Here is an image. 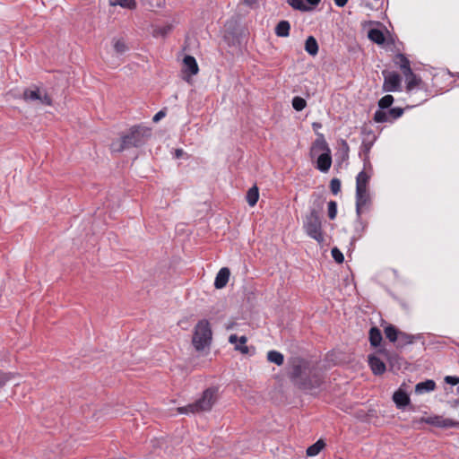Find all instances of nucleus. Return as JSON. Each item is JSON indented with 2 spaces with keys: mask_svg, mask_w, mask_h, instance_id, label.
<instances>
[{
  "mask_svg": "<svg viewBox=\"0 0 459 459\" xmlns=\"http://www.w3.org/2000/svg\"><path fill=\"white\" fill-rule=\"evenodd\" d=\"M288 375L295 385L309 393L317 391L324 381L321 372L300 358H293L290 360Z\"/></svg>",
  "mask_w": 459,
  "mask_h": 459,
  "instance_id": "obj_1",
  "label": "nucleus"
},
{
  "mask_svg": "<svg viewBox=\"0 0 459 459\" xmlns=\"http://www.w3.org/2000/svg\"><path fill=\"white\" fill-rule=\"evenodd\" d=\"M394 64L395 65L399 66L402 73L404 74H411V65L409 59L403 54H397L394 57Z\"/></svg>",
  "mask_w": 459,
  "mask_h": 459,
  "instance_id": "obj_17",
  "label": "nucleus"
},
{
  "mask_svg": "<svg viewBox=\"0 0 459 459\" xmlns=\"http://www.w3.org/2000/svg\"><path fill=\"white\" fill-rule=\"evenodd\" d=\"M371 198L368 190H356V213L359 219L364 210L368 209Z\"/></svg>",
  "mask_w": 459,
  "mask_h": 459,
  "instance_id": "obj_8",
  "label": "nucleus"
},
{
  "mask_svg": "<svg viewBox=\"0 0 459 459\" xmlns=\"http://www.w3.org/2000/svg\"><path fill=\"white\" fill-rule=\"evenodd\" d=\"M394 102V97L392 95H385L382 97L378 101V106L381 109L388 108Z\"/></svg>",
  "mask_w": 459,
  "mask_h": 459,
  "instance_id": "obj_35",
  "label": "nucleus"
},
{
  "mask_svg": "<svg viewBox=\"0 0 459 459\" xmlns=\"http://www.w3.org/2000/svg\"><path fill=\"white\" fill-rule=\"evenodd\" d=\"M368 39L376 44L381 45L385 42V35L378 29H371L368 33Z\"/></svg>",
  "mask_w": 459,
  "mask_h": 459,
  "instance_id": "obj_24",
  "label": "nucleus"
},
{
  "mask_svg": "<svg viewBox=\"0 0 459 459\" xmlns=\"http://www.w3.org/2000/svg\"><path fill=\"white\" fill-rule=\"evenodd\" d=\"M332 165L331 152L321 153L316 160V169L321 172H327Z\"/></svg>",
  "mask_w": 459,
  "mask_h": 459,
  "instance_id": "obj_11",
  "label": "nucleus"
},
{
  "mask_svg": "<svg viewBox=\"0 0 459 459\" xmlns=\"http://www.w3.org/2000/svg\"><path fill=\"white\" fill-rule=\"evenodd\" d=\"M151 136V130L143 126H134L130 128L129 133L123 135L120 140L110 144L113 152H121L131 147H140Z\"/></svg>",
  "mask_w": 459,
  "mask_h": 459,
  "instance_id": "obj_2",
  "label": "nucleus"
},
{
  "mask_svg": "<svg viewBox=\"0 0 459 459\" xmlns=\"http://www.w3.org/2000/svg\"><path fill=\"white\" fill-rule=\"evenodd\" d=\"M420 421L440 428L441 416L436 415L432 417L422 418Z\"/></svg>",
  "mask_w": 459,
  "mask_h": 459,
  "instance_id": "obj_36",
  "label": "nucleus"
},
{
  "mask_svg": "<svg viewBox=\"0 0 459 459\" xmlns=\"http://www.w3.org/2000/svg\"><path fill=\"white\" fill-rule=\"evenodd\" d=\"M385 337L391 342H394V343H396L397 342V339H398V334H399V332L400 330H398L395 326H394L393 325H387L385 330Z\"/></svg>",
  "mask_w": 459,
  "mask_h": 459,
  "instance_id": "obj_26",
  "label": "nucleus"
},
{
  "mask_svg": "<svg viewBox=\"0 0 459 459\" xmlns=\"http://www.w3.org/2000/svg\"><path fill=\"white\" fill-rule=\"evenodd\" d=\"M212 329L207 320L204 319L197 323L193 336V345L196 351H203L212 342Z\"/></svg>",
  "mask_w": 459,
  "mask_h": 459,
  "instance_id": "obj_5",
  "label": "nucleus"
},
{
  "mask_svg": "<svg viewBox=\"0 0 459 459\" xmlns=\"http://www.w3.org/2000/svg\"><path fill=\"white\" fill-rule=\"evenodd\" d=\"M287 3L295 10L302 12L311 11V6L305 4V0H287Z\"/></svg>",
  "mask_w": 459,
  "mask_h": 459,
  "instance_id": "obj_29",
  "label": "nucleus"
},
{
  "mask_svg": "<svg viewBox=\"0 0 459 459\" xmlns=\"http://www.w3.org/2000/svg\"><path fill=\"white\" fill-rule=\"evenodd\" d=\"M330 189L333 195L341 191V181L338 178H333L330 182Z\"/></svg>",
  "mask_w": 459,
  "mask_h": 459,
  "instance_id": "obj_39",
  "label": "nucleus"
},
{
  "mask_svg": "<svg viewBox=\"0 0 459 459\" xmlns=\"http://www.w3.org/2000/svg\"><path fill=\"white\" fill-rule=\"evenodd\" d=\"M455 404H459V400L455 401Z\"/></svg>",
  "mask_w": 459,
  "mask_h": 459,
  "instance_id": "obj_51",
  "label": "nucleus"
},
{
  "mask_svg": "<svg viewBox=\"0 0 459 459\" xmlns=\"http://www.w3.org/2000/svg\"><path fill=\"white\" fill-rule=\"evenodd\" d=\"M247 338L243 335L239 338L236 334H231L229 337V342L235 345V350L242 354H247L249 348L247 346Z\"/></svg>",
  "mask_w": 459,
  "mask_h": 459,
  "instance_id": "obj_10",
  "label": "nucleus"
},
{
  "mask_svg": "<svg viewBox=\"0 0 459 459\" xmlns=\"http://www.w3.org/2000/svg\"><path fill=\"white\" fill-rule=\"evenodd\" d=\"M109 4L112 6H121L133 10L136 7V2L134 0H108Z\"/></svg>",
  "mask_w": 459,
  "mask_h": 459,
  "instance_id": "obj_28",
  "label": "nucleus"
},
{
  "mask_svg": "<svg viewBox=\"0 0 459 459\" xmlns=\"http://www.w3.org/2000/svg\"><path fill=\"white\" fill-rule=\"evenodd\" d=\"M215 400L216 390L213 388H208L204 392L200 399L186 406L178 407V411L181 414L207 411L212 409Z\"/></svg>",
  "mask_w": 459,
  "mask_h": 459,
  "instance_id": "obj_4",
  "label": "nucleus"
},
{
  "mask_svg": "<svg viewBox=\"0 0 459 459\" xmlns=\"http://www.w3.org/2000/svg\"><path fill=\"white\" fill-rule=\"evenodd\" d=\"M333 1H334V4L339 7L344 6L348 2V0H333Z\"/></svg>",
  "mask_w": 459,
  "mask_h": 459,
  "instance_id": "obj_46",
  "label": "nucleus"
},
{
  "mask_svg": "<svg viewBox=\"0 0 459 459\" xmlns=\"http://www.w3.org/2000/svg\"><path fill=\"white\" fill-rule=\"evenodd\" d=\"M321 206L318 205L316 208H311L309 212L306 214L303 220V230L306 234L315 239L319 244L325 241L322 221L320 217Z\"/></svg>",
  "mask_w": 459,
  "mask_h": 459,
  "instance_id": "obj_3",
  "label": "nucleus"
},
{
  "mask_svg": "<svg viewBox=\"0 0 459 459\" xmlns=\"http://www.w3.org/2000/svg\"><path fill=\"white\" fill-rule=\"evenodd\" d=\"M445 382L446 384H449V385H456L459 384V377H456V376H446L445 377Z\"/></svg>",
  "mask_w": 459,
  "mask_h": 459,
  "instance_id": "obj_42",
  "label": "nucleus"
},
{
  "mask_svg": "<svg viewBox=\"0 0 459 459\" xmlns=\"http://www.w3.org/2000/svg\"><path fill=\"white\" fill-rule=\"evenodd\" d=\"M331 253L335 262H337L338 264H342L343 262V254L337 247H333Z\"/></svg>",
  "mask_w": 459,
  "mask_h": 459,
  "instance_id": "obj_40",
  "label": "nucleus"
},
{
  "mask_svg": "<svg viewBox=\"0 0 459 459\" xmlns=\"http://www.w3.org/2000/svg\"><path fill=\"white\" fill-rule=\"evenodd\" d=\"M436 388V383L434 380L428 379L423 382H420L415 386V392L417 394H424L434 391Z\"/></svg>",
  "mask_w": 459,
  "mask_h": 459,
  "instance_id": "obj_20",
  "label": "nucleus"
},
{
  "mask_svg": "<svg viewBox=\"0 0 459 459\" xmlns=\"http://www.w3.org/2000/svg\"><path fill=\"white\" fill-rule=\"evenodd\" d=\"M113 48L115 52L118 55H123L128 50V47L123 39H115Z\"/></svg>",
  "mask_w": 459,
  "mask_h": 459,
  "instance_id": "obj_32",
  "label": "nucleus"
},
{
  "mask_svg": "<svg viewBox=\"0 0 459 459\" xmlns=\"http://www.w3.org/2000/svg\"><path fill=\"white\" fill-rule=\"evenodd\" d=\"M393 401L396 404L397 408L401 409L410 403V397L404 391L399 389L394 392Z\"/></svg>",
  "mask_w": 459,
  "mask_h": 459,
  "instance_id": "obj_16",
  "label": "nucleus"
},
{
  "mask_svg": "<svg viewBox=\"0 0 459 459\" xmlns=\"http://www.w3.org/2000/svg\"><path fill=\"white\" fill-rule=\"evenodd\" d=\"M305 50L311 56H316L318 53V44L313 36H309L306 39Z\"/></svg>",
  "mask_w": 459,
  "mask_h": 459,
  "instance_id": "obj_22",
  "label": "nucleus"
},
{
  "mask_svg": "<svg viewBox=\"0 0 459 459\" xmlns=\"http://www.w3.org/2000/svg\"><path fill=\"white\" fill-rule=\"evenodd\" d=\"M307 106L306 100L299 96H296L292 99V107L297 111L303 110Z\"/></svg>",
  "mask_w": 459,
  "mask_h": 459,
  "instance_id": "obj_33",
  "label": "nucleus"
},
{
  "mask_svg": "<svg viewBox=\"0 0 459 459\" xmlns=\"http://www.w3.org/2000/svg\"><path fill=\"white\" fill-rule=\"evenodd\" d=\"M342 150L345 152H349V145L347 143L346 141L344 140H342Z\"/></svg>",
  "mask_w": 459,
  "mask_h": 459,
  "instance_id": "obj_47",
  "label": "nucleus"
},
{
  "mask_svg": "<svg viewBox=\"0 0 459 459\" xmlns=\"http://www.w3.org/2000/svg\"><path fill=\"white\" fill-rule=\"evenodd\" d=\"M440 422H441L440 428H444V429L459 427V421L452 420V419H448V418H444L443 416H441Z\"/></svg>",
  "mask_w": 459,
  "mask_h": 459,
  "instance_id": "obj_34",
  "label": "nucleus"
},
{
  "mask_svg": "<svg viewBox=\"0 0 459 459\" xmlns=\"http://www.w3.org/2000/svg\"><path fill=\"white\" fill-rule=\"evenodd\" d=\"M382 340H383V337H382L381 331L376 326L371 327L369 330V342H370L371 346H373V347L379 346Z\"/></svg>",
  "mask_w": 459,
  "mask_h": 459,
  "instance_id": "obj_21",
  "label": "nucleus"
},
{
  "mask_svg": "<svg viewBox=\"0 0 459 459\" xmlns=\"http://www.w3.org/2000/svg\"><path fill=\"white\" fill-rule=\"evenodd\" d=\"M456 393H457V394H459V385L456 388Z\"/></svg>",
  "mask_w": 459,
  "mask_h": 459,
  "instance_id": "obj_50",
  "label": "nucleus"
},
{
  "mask_svg": "<svg viewBox=\"0 0 459 459\" xmlns=\"http://www.w3.org/2000/svg\"><path fill=\"white\" fill-rule=\"evenodd\" d=\"M243 3L248 6H252L254 4H255L256 0H242Z\"/></svg>",
  "mask_w": 459,
  "mask_h": 459,
  "instance_id": "obj_48",
  "label": "nucleus"
},
{
  "mask_svg": "<svg viewBox=\"0 0 459 459\" xmlns=\"http://www.w3.org/2000/svg\"><path fill=\"white\" fill-rule=\"evenodd\" d=\"M290 24L288 21H281L275 27V34L278 37H288L290 34Z\"/></svg>",
  "mask_w": 459,
  "mask_h": 459,
  "instance_id": "obj_25",
  "label": "nucleus"
},
{
  "mask_svg": "<svg viewBox=\"0 0 459 459\" xmlns=\"http://www.w3.org/2000/svg\"><path fill=\"white\" fill-rule=\"evenodd\" d=\"M325 442L321 439L316 441L315 444L307 447V456H315L320 453V451L324 448Z\"/></svg>",
  "mask_w": 459,
  "mask_h": 459,
  "instance_id": "obj_30",
  "label": "nucleus"
},
{
  "mask_svg": "<svg viewBox=\"0 0 459 459\" xmlns=\"http://www.w3.org/2000/svg\"><path fill=\"white\" fill-rule=\"evenodd\" d=\"M183 73L188 76L197 74L199 68L195 58L192 56H186L183 59Z\"/></svg>",
  "mask_w": 459,
  "mask_h": 459,
  "instance_id": "obj_9",
  "label": "nucleus"
},
{
  "mask_svg": "<svg viewBox=\"0 0 459 459\" xmlns=\"http://www.w3.org/2000/svg\"><path fill=\"white\" fill-rule=\"evenodd\" d=\"M230 272L228 267H222L217 273L214 281V287L218 290L224 288L230 279Z\"/></svg>",
  "mask_w": 459,
  "mask_h": 459,
  "instance_id": "obj_12",
  "label": "nucleus"
},
{
  "mask_svg": "<svg viewBox=\"0 0 459 459\" xmlns=\"http://www.w3.org/2000/svg\"><path fill=\"white\" fill-rule=\"evenodd\" d=\"M406 79V91L411 94L414 89L421 83V79L418 77L412 70H411V74H403Z\"/></svg>",
  "mask_w": 459,
  "mask_h": 459,
  "instance_id": "obj_14",
  "label": "nucleus"
},
{
  "mask_svg": "<svg viewBox=\"0 0 459 459\" xmlns=\"http://www.w3.org/2000/svg\"><path fill=\"white\" fill-rule=\"evenodd\" d=\"M388 113V117H391L393 119H397L403 114V109L402 108H390Z\"/></svg>",
  "mask_w": 459,
  "mask_h": 459,
  "instance_id": "obj_41",
  "label": "nucleus"
},
{
  "mask_svg": "<svg viewBox=\"0 0 459 459\" xmlns=\"http://www.w3.org/2000/svg\"><path fill=\"white\" fill-rule=\"evenodd\" d=\"M368 364L375 375H381L385 371V364L376 356L368 357Z\"/></svg>",
  "mask_w": 459,
  "mask_h": 459,
  "instance_id": "obj_15",
  "label": "nucleus"
},
{
  "mask_svg": "<svg viewBox=\"0 0 459 459\" xmlns=\"http://www.w3.org/2000/svg\"><path fill=\"white\" fill-rule=\"evenodd\" d=\"M319 152H331L328 143H326L323 134H320L313 143L311 147V153L316 154Z\"/></svg>",
  "mask_w": 459,
  "mask_h": 459,
  "instance_id": "obj_13",
  "label": "nucleus"
},
{
  "mask_svg": "<svg viewBox=\"0 0 459 459\" xmlns=\"http://www.w3.org/2000/svg\"><path fill=\"white\" fill-rule=\"evenodd\" d=\"M267 359L271 363H274L277 366H281L284 362L283 355L277 351H270L267 352Z\"/></svg>",
  "mask_w": 459,
  "mask_h": 459,
  "instance_id": "obj_27",
  "label": "nucleus"
},
{
  "mask_svg": "<svg viewBox=\"0 0 459 459\" xmlns=\"http://www.w3.org/2000/svg\"><path fill=\"white\" fill-rule=\"evenodd\" d=\"M259 198V193L256 186L251 187L247 194V202L250 206H254Z\"/></svg>",
  "mask_w": 459,
  "mask_h": 459,
  "instance_id": "obj_31",
  "label": "nucleus"
},
{
  "mask_svg": "<svg viewBox=\"0 0 459 459\" xmlns=\"http://www.w3.org/2000/svg\"><path fill=\"white\" fill-rule=\"evenodd\" d=\"M374 121L377 123H385L388 121V113L383 110H377L374 114Z\"/></svg>",
  "mask_w": 459,
  "mask_h": 459,
  "instance_id": "obj_37",
  "label": "nucleus"
},
{
  "mask_svg": "<svg viewBox=\"0 0 459 459\" xmlns=\"http://www.w3.org/2000/svg\"><path fill=\"white\" fill-rule=\"evenodd\" d=\"M182 153H183V151H182V150H180V149H178V150L176 151V156H177V158H179V157L182 155Z\"/></svg>",
  "mask_w": 459,
  "mask_h": 459,
  "instance_id": "obj_49",
  "label": "nucleus"
},
{
  "mask_svg": "<svg viewBox=\"0 0 459 459\" xmlns=\"http://www.w3.org/2000/svg\"><path fill=\"white\" fill-rule=\"evenodd\" d=\"M23 99L25 101H39V103L47 106L52 105V100L44 91L38 88L26 89L23 91Z\"/></svg>",
  "mask_w": 459,
  "mask_h": 459,
  "instance_id": "obj_7",
  "label": "nucleus"
},
{
  "mask_svg": "<svg viewBox=\"0 0 459 459\" xmlns=\"http://www.w3.org/2000/svg\"><path fill=\"white\" fill-rule=\"evenodd\" d=\"M370 175L365 170L360 171L356 177V190H368Z\"/></svg>",
  "mask_w": 459,
  "mask_h": 459,
  "instance_id": "obj_19",
  "label": "nucleus"
},
{
  "mask_svg": "<svg viewBox=\"0 0 459 459\" xmlns=\"http://www.w3.org/2000/svg\"><path fill=\"white\" fill-rule=\"evenodd\" d=\"M9 379V374H0V388H2Z\"/></svg>",
  "mask_w": 459,
  "mask_h": 459,
  "instance_id": "obj_43",
  "label": "nucleus"
},
{
  "mask_svg": "<svg viewBox=\"0 0 459 459\" xmlns=\"http://www.w3.org/2000/svg\"><path fill=\"white\" fill-rule=\"evenodd\" d=\"M415 338L416 337L412 334L400 331L399 334H398L397 342L395 343L396 348L402 349V348L405 347L406 345L413 343L415 341Z\"/></svg>",
  "mask_w": 459,
  "mask_h": 459,
  "instance_id": "obj_18",
  "label": "nucleus"
},
{
  "mask_svg": "<svg viewBox=\"0 0 459 459\" xmlns=\"http://www.w3.org/2000/svg\"><path fill=\"white\" fill-rule=\"evenodd\" d=\"M321 0H305V4H307L308 6H311V10L314 9L315 6H316Z\"/></svg>",
  "mask_w": 459,
  "mask_h": 459,
  "instance_id": "obj_45",
  "label": "nucleus"
},
{
  "mask_svg": "<svg viewBox=\"0 0 459 459\" xmlns=\"http://www.w3.org/2000/svg\"><path fill=\"white\" fill-rule=\"evenodd\" d=\"M166 115L165 111L160 110L158 113H156L152 118L153 122L160 121L162 117H164Z\"/></svg>",
  "mask_w": 459,
  "mask_h": 459,
  "instance_id": "obj_44",
  "label": "nucleus"
},
{
  "mask_svg": "<svg viewBox=\"0 0 459 459\" xmlns=\"http://www.w3.org/2000/svg\"><path fill=\"white\" fill-rule=\"evenodd\" d=\"M373 145L372 142H363L359 151V156L364 161V166L369 165V152Z\"/></svg>",
  "mask_w": 459,
  "mask_h": 459,
  "instance_id": "obj_23",
  "label": "nucleus"
},
{
  "mask_svg": "<svg viewBox=\"0 0 459 459\" xmlns=\"http://www.w3.org/2000/svg\"><path fill=\"white\" fill-rule=\"evenodd\" d=\"M384 76L383 90L386 92H394L401 91V76L394 72L383 71Z\"/></svg>",
  "mask_w": 459,
  "mask_h": 459,
  "instance_id": "obj_6",
  "label": "nucleus"
},
{
  "mask_svg": "<svg viewBox=\"0 0 459 459\" xmlns=\"http://www.w3.org/2000/svg\"><path fill=\"white\" fill-rule=\"evenodd\" d=\"M337 215V204L335 201H330L328 203V217L331 220H334Z\"/></svg>",
  "mask_w": 459,
  "mask_h": 459,
  "instance_id": "obj_38",
  "label": "nucleus"
}]
</instances>
